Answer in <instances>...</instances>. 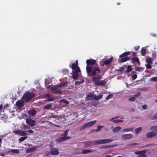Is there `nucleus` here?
I'll return each instance as SVG.
<instances>
[{"label":"nucleus","instance_id":"1","mask_svg":"<svg viewBox=\"0 0 157 157\" xmlns=\"http://www.w3.org/2000/svg\"><path fill=\"white\" fill-rule=\"evenodd\" d=\"M96 61L94 59H87L86 63V70L87 75L91 77L96 75L97 74V72H99L100 71V68L98 67H94L92 66L96 63Z\"/></svg>","mask_w":157,"mask_h":157},{"label":"nucleus","instance_id":"2","mask_svg":"<svg viewBox=\"0 0 157 157\" xmlns=\"http://www.w3.org/2000/svg\"><path fill=\"white\" fill-rule=\"evenodd\" d=\"M35 95H36L34 93L27 91L24 94L22 98L25 102H28L33 98L34 97Z\"/></svg>","mask_w":157,"mask_h":157},{"label":"nucleus","instance_id":"3","mask_svg":"<svg viewBox=\"0 0 157 157\" xmlns=\"http://www.w3.org/2000/svg\"><path fill=\"white\" fill-rule=\"evenodd\" d=\"M59 88L57 85H55L51 88V90L53 93H57L59 94H62V90L60 89H59Z\"/></svg>","mask_w":157,"mask_h":157},{"label":"nucleus","instance_id":"4","mask_svg":"<svg viewBox=\"0 0 157 157\" xmlns=\"http://www.w3.org/2000/svg\"><path fill=\"white\" fill-rule=\"evenodd\" d=\"M76 70H75L72 71V78L74 79H77L78 76V73L81 72L80 68H78Z\"/></svg>","mask_w":157,"mask_h":157},{"label":"nucleus","instance_id":"5","mask_svg":"<svg viewBox=\"0 0 157 157\" xmlns=\"http://www.w3.org/2000/svg\"><path fill=\"white\" fill-rule=\"evenodd\" d=\"M13 132L16 134L22 136H26L28 135V133L25 131H23L20 130H15L13 131Z\"/></svg>","mask_w":157,"mask_h":157},{"label":"nucleus","instance_id":"6","mask_svg":"<svg viewBox=\"0 0 157 157\" xmlns=\"http://www.w3.org/2000/svg\"><path fill=\"white\" fill-rule=\"evenodd\" d=\"M26 122L27 124L31 127L34 126L36 123L35 121L29 118L26 119Z\"/></svg>","mask_w":157,"mask_h":157},{"label":"nucleus","instance_id":"7","mask_svg":"<svg viewBox=\"0 0 157 157\" xmlns=\"http://www.w3.org/2000/svg\"><path fill=\"white\" fill-rule=\"evenodd\" d=\"M85 147H88L95 145L94 140L85 141L83 142Z\"/></svg>","mask_w":157,"mask_h":157},{"label":"nucleus","instance_id":"8","mask_svg":"<svg viewBox=\"0 0 157 157\" xmlns=\"http://www.w3.org/2000/svg\"><path fill=\"white\" fill-rule=\"evenodd\" d=\"M130 59V58L129 57L126 56L120 58L118 59V62L119 63H123Z\"/></svg>","mask_w":157,"mask_h":157},{"label":"nucleus","instance_id":"9","mask_svg":"<svg viewBox=\"0 0 157 157\" xmlns=\"http://www.w3.org/2000/svg\"><path fill=\"white\" fill-rule=\"evenodd\" d=\"M113 57H112L109 59H107V60L104 61L103 62V63L101 65L102 66H103L104 65H105L106 66L109 65L111 63V62L113 61Z\"/></svg>","mask_w":157,"mask_h":157},{"label":"nucleus","instance_id":"10","mask_svg":"<svg viewBox=\"0 0 157 157\" xmlns=\"http://www.w3.org/2000/svg\"><path fill=\"white\" fill-rule=\"evenodd\" d=\"M71 68L73 70H76L78 68H80L78 66V60H76L75 63H73L71 66Z\"/></svg>","mask_w":157,"mask_h":157},{"label":"nucleus","instance_id":"11","mask_svg":"<svg viewBox=\"0 0 157 157\" xmlns=\"http://www.w3.org/2000/svg\"><path fill=\"white\" fill-rule=\"evenodd\" d=\"M133 137V136L131 134H124L122 136V138L124 140L131 139Z\"/></svg>","mask_w":157,"mask_h":157},{"label":"nucleus","instance_id":"12","mask_svg":"<svg viewBox=\"0 0 157 157\" xmlns=\"http://www.w3.org/2000/svg\"><path fill=\"white\" fill-rule=\"evenodd\" d=\"M71 138V137H63L59 138L56 140V142L57 143H59L63 142L64 140H68Z\"/></svg>","mask_w":157,"mask_h":157},{"label":"nucleus","instance_id":"13","mask_svg":"<svg viewBox=\"0 0 157 157\" xmlns=\"http://www.w3.org/2000/svg\"><path fill=\"white\" fill-rule=\"evenodd\" d=\"M51 150L50 153L52 155H58L59 153V151L56 148H51Z\"/></svg>","mask_w":157,"mask_h":157},{"label":"nucleus","instance_id":"14","mask_svg":"<svg viewBox=\"0 0 157 157\" xmlns=\"http://www.w3.org/2000/svg\"><path fill=\"white\" fill-rule=\"evenodd\" d=\"M156 135V134L154 132H149L147 134V137L148 138H151L153 137Z\"/></svg>","mask_w":157,"mask_h":157},{"label":"nucleus","instance_id":"15","mask_svg":"<svg viewBox=\"0 0 157 157\" xmlns=\"http://www.w3.org/2000/svg\"><path fill=\"white\" fill-rule=\"evenodd\" d=\"M132 63L137 62L139 65H140V60L137 57H133L132 58Z\"/></svg>","mask_w":157,"mask_h":157},{"label":"nucleus","instance_id":"16","mask_svg":"<svg viewBox=\"0 0 157 157\" xmlns=\"http://www.w3.org/2000/svg\"><path fill=\"white\" fill-rule=\"evenodd\" d=\"M96 122V120L90 122L88 123H86V125L87 127H90L91 126H93L94 124H95Z\"/></svg>","mask_w":157,"mask_h":157},{"label":"nucleus","instance_id":"17","mask_svg":"<svg viewBox=\"0 0 157 157\" xmlns=\"http://www.w3.org/2000/svg\"><path fill=\"white\" fill-rule=\"evenodd\" d=\"M16 104L17 106L21 108L24 105L23 102L20 100H18Z\"/></svg>","mask_w":157,"mask_h":157},{"label":"nucleus","instance_id":"18","mask_svg":"<svg viewBox=\"0 0 157 157\" xmlns=\"http://www.w3.org/2000/svg\"><path fill=\"white\" fill-rule=\"evenodd\" d=\"M106 83V82L104 80H99L97 84L98 86H101L105 85Z\"/></svg>","mask_w":157,"mask_h":157},{"label":"nucleus","instance_id":"19","mask_svg":"<svg viewBox=\"0 0 157 157\" xmlns=\"http://www.w3.org/2000/svg\"><path fill=\"white\" fill-rule=\"evenodd\" d=\"M8 152L9 153L11 152L12 153H16V154H18V153H20V151H19V150L13 149H10Z\"/></svg>","mask_w":157,"mask_h":157},{"label":"nucleus","instance_id":"20","mask_svg":"<svg viewBox=\"0 0 157 157\" xmlns=\"http://www.w3.org/2000/svg\"><path fill=\"white\" fill-rule=\"evenodd\" d=\"M130 54V52H124L123 54H121L119 56L120 58L123 57H125L126 56H127L129 55Z\"/></svg>","mask_w":157,"mask_h":157},{"label":"nucleus","instance_id":"21","mask_svg":"<svg viewBox=\"0 0 157 157\" xmlns=\"http://www.w3.org/2000/svg\"><path fill=\"white\" fill-rule=\"evenodd\" d=\"M36 149V147L29 148L27 149L26 151L28 153L32 152L34 151Z\"/></svg>","mask_w":157,"mask_h":157},{"label":"nucleus","instance_id":"22","mask_svg":"<svg viewBox=\"0 0 157 157\" xmlns=\"http://www.w3.org/2000/svg\"><path fill=\"white\" fill-rule=\"evenodd\" d=\"M153 61L152 58L150 57H148L146 59V62L149 63H153Z\"/></svg>","mask_w":157,"mask_h":157},{"label":"nucleus","instance_id":"23","mask_svg":"<svg viewBox=\"0 0 157 157\" xmlns=\"http://www.w3.org/2000/svg\"><path fill=\"white\" fill-rule=\"evenodd\" d=\"M111 121H112L115 123H117L118 122H123V120H114L113 118H112L111 119Z\"/></svg>","mask_w":157,"mask_h":157},{"label":"nucleus","instance_id":"24","mask_svg":"<svg viewBox=\"0 0 157 157\" xmlns=\"http://www.w3.org/2000/svg\"><path fill=\"white\" fill-rule=\"evenodd\" d=\"M67 82H63V83H61L57 85L58 86V87H62L65 86L67 85Z\"/></svg>","mask_w":157,"mask_h":157},{"label":"nucleus","instance_id":"25","mask_svg":"<svg viewBox=\"0 0 157 157\" xmlns=\"http://www.w3.org/2000/svg\"><path fill=\"white\" fill-rule=\"evenodd\" d=\"M121 129V127L120 126H117L115 127L113 129V131L114 132H117L120 130Z\"/></svg>","mask_w":157,"mask_h":157},{"label":"nucleus","instance_id":"26","mask_svg":"<svg viewBox=\"0 0 157 157\" xmlns=\"http://www.w3.org/2000/svg\"><path fill=\"white\" fill-rule=\"evenodd\" d=\"M29 114L34 116L36 113V111L34 109L30 110L29 112Z\"/></svg>","mask_w":157,"mask_h":157},{"label":"nucleus","instance_id":"27","mask_svg":"<svg viewBox=\"0 0 157 157\" xmlns=\"http://www.w3.org/2000/svg\"><path fill=\"white\" fill-rule=\"evenodd\" d=\"M113 141L112 139H104L103 140V144H107Z\"/></svg>","mask_w":157,"mask_h":157},{"label":"nucleus","instance_id":"28","mask_svg":"<svg viewBox=\"0 0 157 157\" xmlns=\"http://www.w3.org/2000/svg\"><path fill=\"white\" fill-rule=\"evenodd\" d=\"M98 79L96 77H94L93 78L92 81L94 83L95 85L96 86H97V84L98 82Z\"/></svg>","mask_w":157,"mask_h":157},{"label":"nucleus","instance_id":"29","mask_svg":"<svg viewBox=\"0 0 157 157\" xmlns=\"http://www.w3.org/2000/svg\"><path fill=\"white\" fill-rule=\"evenodd\" d=\"M52 105L50 104H47L45 105L44 108V109H49L52 107Z\"/></svg>","mask_w":157,"mask_h":157},{"label":"nucleus","instance_id":"30","mask_svg":"<svg viewBox=\"0 0 157 157\" xmlns=\"http://www.w3.org/2000/svg\"><path fill=\"white\" fill-rule=\"evenodd\" d=\"M95 145L103 144V140H100L98 141L94 140Z\"/></svg>","mask_w":157,"mask_h":157},{"label":"nucleus","instance_id":"31","mask_svg":"<svg viewBox=\"0 0 157 157\" xmlns=\"http://www.w3.org/2000/svg\"><path fill=\"white\" fill-rule=\"evenodd\" d=\"M103 95L101 94L94 97V98L96 100H98L101 99L102 98Z\"/></svg>","mask_w":157,"mask_h":157},{"label":"nucleus","instance_id":"32","mask_svg":"<svg viewBox=\"0 0 157 157\" xmlns=\"http://www.w3.org/2000/svg\"><path fill=\"white\" fill-rule=\"evenodd\" d=\"M134 129L133 128H125L123 130V131L124 132H127L128 131H132Z\"/></svg>","mask_w":157,"mask_h":157},{"label":"nucleus","instance_id":"33","mask_svg":"<svg viewBox=\"0 0 157 157\" xmlns=\"http://www.w3.org/2000/svg\"><path fill=\"white\" fill-rule=\"evenodd\" d=\"M68 131H69V130L68 129H67L64 131V134H62V136H63V137H70L69 136H67V135L68 134Z\"/></svg>","mask_w":157,"mask_h":157},{"label":"nucleus","instance_id":"34","mask_svg":"<svg viewBox=\"0 0 157 157\" xmlns=\"http://www.w3.org/2000/svg\"><path fill=\"white\" fill-rule=\"evenodd\" d=\"M141 55L144 56L146 55V50L144 48H142L141 51Z\"/></svg>","mask_w":157,"mask_h":157},{"label":"nucleus","instance_id":"35","mask_svg":"<svg viewBox=\"0 0 157 157\" xmlns=\"http://www.w3.org/2000/svg\"><path fill=\"white\" fill-rule=\"evenodd\" d=\"M145 153L146 151L145 150H143L142 151H136L135 152V154L137 155H141L142 154H144Z\"/></svg>","mask_w":157,"mask_h":157},{"label":"nucleus","instance_id":"36","mask_svg":"<svg viewBox=\"0 0 157 157\" xmlns=\"http://www.w3.org/2000/svg\"><path fill=\"white\" fill-rule=\"evenodd\" d=\"M136 71H142L144 69L143 67H136L135 68Z\"/></svg>","mask_w":157,"mask_h":157},{"label":"nucleus","instance_id":"37","mask_svg":"<svg viewBox=\"0 0 157 157\" xmlns=\"http://www.w3.org/2000/svg\"><path fill=\"white\" fill-rule=\"evenodd\" d=\"M82 153L83 154H86L87 153L90 152H91V150L88 149H83L82 151Z\"/></svg>","mask_w":157,"mask_h":157},{"label":"nucleus","instance_id":"38","mask_svg":"<svg viewBox=\"0 0 157 157\" xmlns=\"http://www.w3.org/2000/svg\"><path fill=\"white\" fill-rule=\"evenodd\" d=\"M27 138V136H25L23 137L20 138L19 139V142H21L23 141L24 140L26 139Z\"/></svg>","mask_w":157,"mask_h":157},{"label":"nucleus","instance_id":"39","mask_svg":"<svg viewBox=\"0 0 157 157\" xmlns=\"http://www.w3.org/2000/svg\"><path fill=\"white\" fill-rule=\"evenodd\" d=\"M142 130V128L140 127L138 128H136L135 129V132L136 133H138L140 132Z\"/></svg>","mask_w":157,"mask_h":157},{"label":"nucleus","instance_id":"40","mask_svg":"<svg viewBox=\"0 0 157 157\" xmlns=\"http://www.w3.org/2000/svg\"><path fill=\"white\" fill-rule=\"evenodd\" d=\"M132 69L131 66L130 65H129L127 67V69L126 71L127 72H129L130 71H132Z\"/></svg>","mask_w":157,"mask_h":157},{"label":"nucleus","instance_id":"41","mask_svg":"<svg viewBox=\"0 0 157 157\" xmlns=\"http://www.w3.org/2000/svg\"><path fill=\"white\" fill-rule=\"evenodd\" d=\"M22 128L24 129H27L28 130L30 128V126L25 124L23 125Z\"/></svg>","mask_w":157,"mask_h":157},{"label":"nucleus","instance_id":"42","mask_svg":"<svg viewBox=\"0 0 157 157\" xmlns=\"http://www.w3.org/2000/svg\"><path fill=\"white\" fill-rule=\"evenodd\" d=\"M113 146L112 145H107L105 146H102L101 147V148L106 149L107 148H110L113 147Z\"/></svg>","mask_w":157,"mask_h":157},{"label":"nucleus","instance_id":"43","mask_svg":"<svg viewBox=\"0 0 157 157\" xmlns=\"http://www.w3.org/2000/svg\"><path fill=\"white\" fill-rule=\"evenodd\" d=\"M113 95L111 94H109L106 98V100H108L109 99L113 97Z\"/></svg>","mask_w":157,"mask_h":157},{"label":"nucleus","instance_id":"44","mask_svg":"<svg viewBox=\"0 0 157 157\" xmlns=\"http://www.w3.org/2000/svg\"><path fill=\"white\" fill-rule=\"evenodd\" d=\"M146 68L147 69H151L152 68L151 66L149 64H147L145 65Z\"/></svg>","mask_w":157,"mask_h":157},{"label":"nucleus","instance_id":"45","mask_svg":"<svg viewBox=\"0 0 157 157\" xmlns=\"http://www.w3.org/2000/svg\"><path fill=\"white\" fill-rule=\"evenodd\" d=\"M135 97H132L129 98V100L130 101H133L135 100Z\"/></svg>","mask_w":157,"mask_h":157},{"label":"nucleus","instance_id":"46","mask_svg":"<svg viewBox=\"0 0 157 157\" xmlns=\"http://www.w3.org/2000/svg\"><path fill=\"white\" fill-rule=\"evenodd\" d=\"M151 80L152 81H153L157 82V77H154L152 78H151Z\"/></svg>","mask_w":157,"mask_h":157},{"label":"nucleus","instance_id":"47","mask_svg":"<svg viewBox=\"0 0 157 157\" xmlns=\"http://www.w3.org/2000/svg\"><path fill=\"white\" fill-rule=\"evenodd\" d=\"M103 126L98 125L97 127V129L95 130L96 132H97L100 130L102 127Z\"/></svg>","mask_w":157,"mask_h":157},{"label":"nucleus","instance_id":"48","mask_svg":"<svg viewBox=\"0 0 157 157\" xmlns=\"http://www.w3.org/2000/svg\"><path fill=\"white\" fill-rule=\"evenodd\" d=\"M152 120L157 119V113L152 117H151Z\"/></svg>","mask_w":157,"mask_h":157},{"label":"nucleus","instance_id":"49","mask_svg":"<svg viewBox=\"0 0 157 157\" xmlns=\"http://www.w3.org/2000/svg\"><path fill=\"white\" fill-rule=\"evenodd\" d=\"M87 127L86 125V124H85L83 125H82L80 128V130L82 131L83 129H84L86 128Z\"/></svg>","mask_w":157,"mask_h":157},{"label":"nucleus","instance_id":"50","mask_svg":"<svg viewBox=\"0 0 157 157\" xmlns=\"http://www.w3.org/2000/svg\"><path fill=\"white\" fill-rule=\"evenodd\" d=\"M61 101L67 104H69V101H68L66 100L65 99H63Z\"/></svg>","mask_w":157,"mask_h":157},{"label":"nucleus","instance_id":"51","mask_svg":"<svg viewBox=\"0 0 157 157\" xmlns=\"http://www.w3.org/2000/svg\"><path fill=\"white\" fill-rule=\"evenodd\" d=\"M54 99V98H52L51 97H50V98H48L47 99V100L48 101H52Z\"/></svg>","mask_w":157,"mask_h":157},{"label":"nucleus","instance_id":"52","mask_svg":"<svg viewBox=\"0 0 157 157\" xmlns=\"http://www.w3.org/2000/svg\"><path fill=\"white\" fill-rule=\"evenodd\" d=\"M137 75L136 74H134L132 76V78L133 80H135L137 78Z\"/></svg>","mask_w":157,"mask_h":157},{"label":"nucleus","instance_id":"53","mask_svg":"<svg viewBox=\"0 0 157 157\" xmlns=\"http://www.w3.org/2000/svg\"><path fill=\"white\" fill-rule=\"evenodd\" d=\"M63 72L64 74H66L67 73H68V71L67 69H64L63 70Z\"/></svg>","mask_w":157,"mask_h":157},{"label":"nucleus","instance_id":"54","mask_svg":"<svg viewBox=\"0 0 157 157\" xmlns=\"http://www.w3.org/2000/svg\"><path fill=\"white\" fill-rule=\"evenodd\" d=\"M138 157H147L146 155L142 154L140 155Z\"/></svg>","mask_w":157,"mask_h":157},{"label":"nucleus","instance_id":"55","mask_svg":"<svg viewBox=\"0 0 157 157\" xmlns=\"http://www.w3.org/2000/svg\"><path fill=\"white\" fill-rule=\"evenodd\" d=\"M139 48H140V46H136L134 48V49L136 51H137L139 49Z\"/></svg>","mask_w":157,"mask_h":157},{"label":"nucleus","instance_id":"56","mask_svg":"<svg viewBox=\"0 0 157 157\" xmlns=\"http://www.w3.org/2000/svg\"><path fill=\"white\" fill-rule=\"evenodd\" d=\"M124 69V67H121L119 69L117 70L119 71H122Z\"/></svg>","mask_w":157,"mask_h":157},{"label":"nucleus","instance_id":"57","mask_svg":"<svg viewBox=\"0 0 157 157\" xmlns=\"http://www.w3.org/2000/svg\"><path fill=\"white\" fill-rule=\"evenodd\" d=\"M143 108L144 109H146L147 108V106L146 105H144L143 106Z\"/></svg>","mask_w":157,"mask_h":157},{"label":"nucleus","instance_id":"58","mask_svg":"<svg viewBox=\"0 0 157 157\" xmlns=\"http://www.w3.org/2000/svg\"><path fill=\"white\" fill-rule=\"evenodd\" d=\"M25 132L29 133H32L34 132L33 131L31 130H28L27 131H25Z\"/></svg>","mask_w":157,"mask_h":157},{"label":"nucleus","instance_id":"59","mask_svg":"<svg viewBox=\"0 0 157 157\" xmlns=\"http://www.w3.org/2000/svg\"><path fill=\"white\" fill-rule=\"evenodd\" d=\"M97 78L98 79H100L101 78V75H98L97 76Z\"/></svg>","mask_w":157,"mask_h":157},{"label":"nucleus","instance_id":"60","mask_svg":"<svg viewBox=\"0 0 157 157\" xmlns=\"http://www.w3.org/2000/svg\"><path fill=\"white\" fill-rule=\"evenodd\" d=\"M57 117V116L53 115L52 114L50 116V117L53 118H56Z\"/></svg>","mask_w":157,"mask_h":157},{"label":"nucleus","instance_id":"61","mask_svg":"<svg viewBox=\"0 0 157 157\" xmlns=\"http://www.w3.org/2000/svg\"><path fill=\"white\" fill-rule=\"evenodd\" d=\"M132 52V55L133 56V57H136V53L135 52Z\"/></svg>","mask_w":157,"mask_h":157},{"label":"nucleus","instance_id":"62","mask_svg":"<svg viewBox=\"0 0 157 157\" xmlns=\"http://www.w3.org/2000/svg\"><path fill=\"white\" fill-rule=\"evenodd\" d=\"M140 95V94L139 92H138L137 94H136L134 95L135 97H138Z\"/></svg>","mask_w":157,"mask_h":157},{"label":"nucleus","instance_id":"63","mask_svg":"<svg viewBox=\"0 0 157 157\" xmlns=\"http://www.w3.org/2000/svg\"><path fill=\"white\" fill-rule=\"evenodd\" d=\"M81 83V82L77 81L75 82V85H77V84H80Z\"/></svg>","mask_w":157,"mask_h":157},{"label":"nucleus","instance_id":"64","mask_svg":"<svg viewBox=\"0 0 157 157\" xmlns=\"http://www.w3.org/2000/svg\"><path fill=\"white\" fill-rule=\"evenodd\" d=\"M46 96H47V97H48V98H50V97H51L50 96V95L49 94H46Z\"/></svg>","mask_w":157,"mask_h":157}]
</instances>
